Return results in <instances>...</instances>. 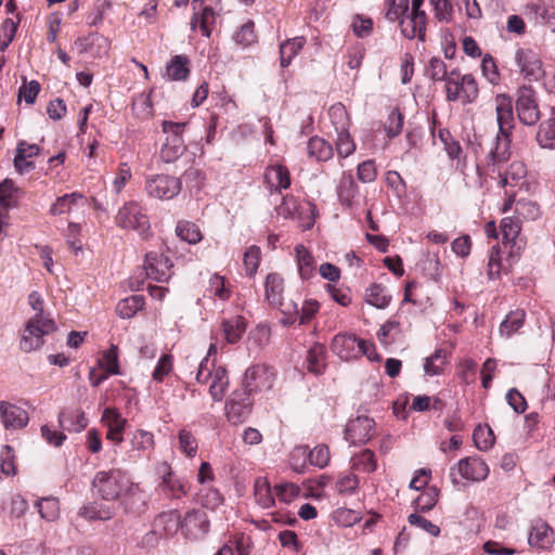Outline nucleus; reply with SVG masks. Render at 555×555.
<instances>
[{
    "instance_id": "nucleus-1",
    "label": "nucleus",
    "mask_w": 555,
    "mask_h": 555,
    "mask_svg": "<svg viewBox=\"0 0 555 555\" xmlns=\"http://www.w3.org/2000/svg\"><path fill=\"white\" fill-rule=\"evenodd\" d=\"M494 104L499 132L495 145L489 152L486 160L491 178L496 175L499 185L506 189L516 186L526 177L527 169L521 162H513L507 168H503L511 157V137L515 126L513 102L508 95L498 94Z\"/></svg>"
},
{
    "instance_id": "nucleus-2",
    "label": "nucleus",
    "mask_w": 555,
    "mask_h": 555,
    "mask_svg": "<svg viewBox=\"0 0 555 555\" xmlns=\"http://www.w3.org/2000/svg\"><path fill=\"white\" fill-rule=\"evenodd\" d=\"M92 488L105 501H118L126 513H139L145 506V493L119 468L98 472Z\"/></svg>"
},
{
    "instance_id": "nucleus-3",
    "label": "nucleus",
    "mask_w": 555,
    "mask_h": 555,
    "mask_svg": "<svg viewBox=\"0 0 555 555\" xmlns=\"http://www.w3.org/2000/svg\"><path fill=\"white\" fill-rule=\"evenodd\" d=\"M217 353V346L211 343L207 357L198 365L196 380L198 383H209V393L214 401H221L229 387V377L224 367L219 366L211 370L209 367V357Z\"/></svg>"
},
{
    "instance_id": "nucleus-4",
    "label": "nucleus",
    "mask_w": 555,
    "mask_h": 555,
    "mask_svg": "<svg viewBox=\"0 0 555 555\" xmlns=\"http://www.w3.org/2000/svg\"><path fill=\"white\" fill-rule=\"evenodd\" d=\"M477 81L473 75H461L459 69H452L449 73L446 85V94L448 101H462L463 103H473L478 96Z\"/></svg>"
},
{
    "instance_id": "nucleus-5",
    "label": "nucleus",
    "mask_w": 555,
    "mask_h": 555,
    "mask_svg": "<svg viewBox=\"0 0 555 555\" xmlns=\"http://www.w3.org/2000/svg\"><path fill=\"white\" fill-rule=\"evenodd\" d=\"M275 210L279 216L285 219L297 220L299 227L304 230H309L313 227L318 211L313 203L307 202L304 205H299L292 195L285 196Z\"/></svg>"
},
{
    "instance_id": "nucleus-6",
    "label": "nucleus",
    "mask_w": 555,
    "mask_h": 555,
    "mask_svg": "<svg viewBox=\"0 0 555 555\" xmlns=\"http://www.w3.org/2000/svg\"><path fill=\"white\" fill-rule=\"evenodd\" d=\"M116 224L124 230H132L144 235L150 230V221L142 206L134 201L125 203L115 217Z\"/></svg>"
},
{
    "instance_id": "nucleus-7",
    "label": "nucleus",
    "mask_w": 555,
    "mask_h": 555,
    "mask_svg": "<svg viewBox=\"0 0 555 555\" xmlns=\"http://www.w3.org/2000/svg\"><path fill=\"white\" fill-rule=\"evenodd\" d=\"M456 473L466 481L481 482L489 476L490 468L480 456H467L457 461L450 468V478L453 485L460 483Z\"/></svg>"
},
{
    "instance_id": "nucleus-8",
    "label": "nucleus",
    "mask_w": 555,
    "mask_h": 555,
    "mask_svg": "<svg viewBox=\"0 0 555 555\" xmlns=\"http://www.w3.org/2000/svg\"><path fill=\"white\" fill-rule=\"evenodd\" d=\"M55 324L53 320L29 319L24 327L20 348L24 352H30L43 345V337L53 332Z\"/></svg>"
},
{
    "instance_id": "nucleus-9",
    "label": "nucleus",
    "mask_w": 555,
    "mask_h": 555,
    "mask_svg": "<svg viewBox=\"0 0 555 555\" xmlns=\"http://www.w3.org/2000/svg\"><path fill=\"white\" fill-rule=\"evenodd\" d=\"M186 122H175V121H163V131L167 134L166 142L162 149V158L166 163H171L181 156L184 151V141L182 139V132Z\"/></svg>"
},
{
    "instance_id": "nucleus-10",
    "label": "nucleus",
    "mask_w": 555,
    "mask_h": 555,
    "mask_svg": "<svg viewBox=\"0 0 555 555\" xmlns=\"http://www.w3.org/2000/svg\"><path fill=\"white\" fill-rule=\"evenodd\" d=\"M180 179L169 175H152L145 180V191L150 197L168 201L181 191Z\"/></svg>"
},
{
    "instance_id": "nucleus-11",
    "label": "nucleus",
    "mask_w": 555,
    "mask_h": 555,
    "mask_svg": "<svg viewBox=\"0 0 555 555\" xmlns=\"http://www.w3.org/2000/svg\"><path fill=\"white\" fill-rule=\"evenodd\" d=\"M274 372L264 364H257L249 367L244 376L243 390L247 393L266 391L272 388Z\"/></svg>"
},
{
    "instance_id": "nucleus-12",
    "label": "nucleus",
    "mask_w": 555,
    "mask_h": 555,
    "mask_svg": "<svg viewBox=\"0 0 555 555\" xmlns=\"http://www.w3.org/2000/svg\"><path fill=\"white\" fill-rule=\"evenodd\" d=\"M253 401L246 390L236 389L225 404L227 417L232 424L244 423L251 413Z\"/></svg>"
},
{
    "instance_id": "nucleus-13",
    "label": "nucleus",
    "mask_w": 555,
    "mask_h": 555,
    "mask_svg": "<svg viewBox=\"0 0 555 555\" xmlns=\"http://www.w3.org/2000/svg\"><path fill=\"white\" fill-rule=\"evenodd\" d=\"M516 111L520 122L534 125L540 118V111L531 87H521L517 92Z\"/></svg>"
},
{
    "instance_id": "nucleus-14",
    "label": "nucleus",
    "mask_w": 555,
    "mask_h": 555,
    "mask_svg": "<svg viewBox=\"0 0 555 555\" xmlns=\"http://www.w3.org/2000/svg\"><path fill=\"white\" fill-rule=\"evenodd\" d=\"M515 62L520 74L529 80L537 81L544 75L542 61L539 54L531 49H518L515 53Z\"/></svg>"
},
{
    "instance_id": "nucleus-15",
    "label": "nucleus",
    "mask_w": 555,
    "mask_h": 555,
    "mask_svg": "<svg viewBox=\"0 0 555 555\" xmlns=\"http://www.w3.org/2000/svg\"><path fill=\"white\" fill-rule=\"evenodd\" d=\"M364 339H358L354 335L337 334L332 340V351L341 360L350 361L361 356Z\"/></svg>"
},
{
    "instance_id": "nucleus-16",
    "label": "nucleus",
    "mask_w": 555,
    "mask_h": 555,
    "mask_svg": "<svg viewBox=\"0 0 555 555\" xmlns=\"http://www.w3.org/2000/svg\"><path fill=\"white\" fill-rule=\"evenodd\" d=\"M375 422L367 416L350 420L345 429V439L352 444L366 443L374 435Z\"/></svg>"
},
{
    "instance_id": "nucleus-17",
    "label": "nucleus",
    "mask_w": 555,
    "mask_h": 555,
    "mask_svg": "<svg viewBox=\"0 0 555 555\" xmlns=\"http://www.w3.org/2000/svg\"><path fill=\"white\" fill-rule=\"evenodd\" d=\"M555 542L552 527L541 518L533 519L528 533V544L537 550H550Z\"/></svg>"
},
{
    "instance_id": "nucleus-18",
    "label": "nucleus",
    "mask_w": 555,
    "mask_h": 555,
    "mask_svg": "<svg viewBox=\"0 0 555 555\" xmlns=\"http://www.w3.org/2000/svg\"><path fill=\"white\" fill-rule=\"evenodd\" d=\"M172 263L167 256L151 251L145 256L146 276L156 282H167L171 276Z\"/></svg>"
},
{
    "instance_id": "nucleus-19",
    "label": "nucleus",
    "mask_w": 555,
    "mask_h": 555,
    "mask_svg": "<svg viewBox=\"0 0 555 555\" xmlns=\"http://www.w3.org/2000/svg\"><path fill=\"white\" fill-rule=\"evenodd\" d=\"M1 423L8 430H18L28 424V413L23 408L7 402H0Z\"/></svg>"
},
{
    "instance_id": "nucleus-20",
    "label": "nucleus",
    "mask_w": 555,
    "mask_h": 555,
    "mask_svg": "<svg viewBox=\"0 0 555 555\" xmlns=\"http://www.w3.org/2000/svg\"><path fill=\"white\" fill-rule=\"evenodd\" d=\"M182 529L192 539H199L209 530V519L202 508L188 512L183 518Z\"/></svg>"
},
{
    "instance_id": "nucleus-21",
    "label": "nucleus",
    "mask_w": 555,
    "mask_h": 555,
    "mask_svg": "<svg viewBox=\"0 0 555 555\" xmlns=\"http://www.w3.org/2000/svg\"><path fill=\"white\" fill-rule=\"evenodd\" d=\"M401 34L408 39L417 38L421 41L425 40L426 30V13L412 12L405 17L398 20Z\"/></svg>"
},
{
    "instance_id": "nucleus-22",
    "label": "nucleus",
    "mask_w": 555,
    "mask_h": 555,
    "mask_svg": "<svg viewBox=\"0 0 555 555\" xmlns=\"http://www.w3.org/2000/svg\"><path fill=\"white\" fill-rule=\"evenodd\" d=\"M194 15L191 20V28L195 29L197 25H199L201 31L203 36H210V26L215 23L216 13L211 8L205 7L202 8V1L193 0L192 1Z\"/></svg>"
},
{
    "instance_id": "nucleus-23",
    "label": "nucleus",
    "mask_w": 555,
    "mask_h": 555,
    "mask_svg": "<svg viewBox=\"0 0 555 555\" xmlns=\"http://www.w3.org/2000/svg\"><path fill=\"white\" fill-rule=\"evenodd\" d=\"M336 191L341 205L351 208L356 204L358 186L350 171L343 173Z\"/></svg>"
},
{
    "instance_id": "nucleus-24",
    "label": "nucleus",
    "mask_w": 555,
    "mask_h": 555,
    "mask_svg": "<svg viewBox=\"0 0 555 555\" xmlns=\"http://www.w3.org/2000/svg\"><path fill=\"white\" fill-rule=\"evenodd\" d=\"M59 423L64 430L79 433L88 426V418L80 409H66L60 413Z\"/></svg>"
},
{
    "instance_id": "nucleus-25",
    "label": "nucleus",
    "mask_w": 555,
    "mask_h": 555,
    "mask_svg": "<svg viewBox=\"0 0 555 555\" xmlns=\"http://www.w3.org/2000/svg\"><path fill=\"white\" fill-rule=\"evenodd\" d=\"M266 182L271 190H286L291 185V176L288 169L280 164L269 166L264 175Z\"/></svg>"
},
{
    "instance_id": "nucleus-26",
    "label": "nucleus",
    "mask_w": 555,
    "mask_h": 555,
    "mask_svg": "<svg viewBox=\"0 0 555 555\" xmlns=\"http://www.w3.org/2000/svg\"><path fill=\"white\" fill-rule=\"evenodd\" d=\"M164 468L166 472L162 477L160 483L163 490L176 499L186 495L189 491L188 482L181 478L176 477L166 464H164Z\"/></svg>"
},
{
    "instance_id": "nucleus-27",
    "label": "nucleus",
    "mask_w": 555,
    "mask_h": 555,
    "mask_svg": "<svg viewBox=\"0 0 555 555\" xmlns=\"http://www.w3.org/2000/svg\"><path fill=\"white\" fill-rule=\"evenodd\" d=\"M221 328L225 343L236 344L246 332V321L240 315L224 319Z\"/></svg>"
},
{
    "instance_id": "nucleus-28",
    "label": "nucleus",
    "mask_w": 555,
    "mask_h": 555,
    "mask_svg": "<svg viewBox=\"0 0 555 555\" xmlns=\"http://www.w3.org/2000/svg\"><path fill=\"white\" fill-rule=\"evenodd\" d=\"M284 293V280L278 273H269L264 281L266 300L270 306L281 304Z\"/></svg>"
},
{
    "instance_id": "nucleus-29",
    "label": "nucleus",
    "mask_w": 555,
    "mask_h": 555,
    "mask_svg": "<svg viewBox=\"0 0 555 555\" xmlns=\"http://www.w3.org/2000/svg\"><path fill=\"white\" fill-rule=\"evenodd\" d=\"M298 273L302 280H309L314 276L315 261L311 253L304 246L295 247Z\"/></svg>"
},
{
    "instance_id": "nucleus-30",
    "label": "nucleus",
    "mask_w": 555,
    "mask_h": 555,
    "mask_svg": "<svg viewBox=\"0 0 555 555\" xmlns=\"http://www.w3.org/2000/svg\"><path fill=\"white\" fill-rule=\"evenodd\" d=\"M190 75L189 59L185 55L173 56L166 65L165 77L171 81L185 80Z\"/></svg>"
},
{
    "instance_id": "nucleus-31",
    "label": "nucleus",
    "mask_w": 555,
    "mask_h": 555,
    "mask_svg": "<svg viewBox=\"0 0 555 555\" xmlns=\"http://www.w3.org/2000/svg\"><path fill=\"white\" fill-rule=\"evenodd\" d=\"M308 155L318 162H326L333 157V146L323 138L314 135L307 145Z\"/></svg>"
},
{
    "instance_id": "nucleus-32",
    "label": "nucleus",
    "mask_w": 555,
    "mask_h": 555,
    "mask_svg": "<svg viewBox=\"0 0 555 555\" xmlns=\"http://www.w3.org/2000/svg\"><path fill=\"white\" fill-rule=\"evenodd\" d=\"M326 350L321 344H314L307 354V369L309 372L320 375L324 372L326 363Z\"/></svg>"
},
{
    "instance_id": "nucleus-33",
    "label": "nucleus",
    "mask_w": 555,
    "mask_h": 555,
    "mask_svg": "<svg viewBox=\"0 0 555 555\" xmlns=\"http://www.w3.org/2000/svg\"><path fill=\"white\" fill-rule=\"evenodd\" d=\"M35 507L38 509L40 517L47 521H55L60 518V502L54 496H46L37 500Z\"/></svg>"
},
{
    "instance_id": "nucleus-34",
    "label": "nucleus",
    "mask_w": 555,
    "mask_h": 555,
    "mask_svg": "<svg viewBox=\"0 0 555 555\" xmlns=\"http://www.w3.org/2000/svg\"><path fill=\"white\" fill-rule=\"evenodd\" d=\"M306 39L304 37H295L286 40L280 46V60L281 66L286 67L291 64L293 59L304 48Z\"/></svg>"
},
{
    "instance_id": "nucleus-35",
    "label": "nucleus",
    "mask_w": 555,
    "mask_h": 555,
    "mask_svg": "<svg viewBox=\"0 0 555 555\" xmlns=\"http://www.w3.org/2000/svg\"><path fill=\"white\" fill-rule=\"evenodd\" d=\"M365 301L377 309H385L391 301V295L383 285L373 284L366 289Z\"/></svg>"
},
{
    "instance_id": "nucleus-36",
    "label": "nucleus",
    "mask_w": 555,
    "mask_h": 555,
    "mask_svg": "<svg viewBox=\"0 0 555 555\" xmlns=\"http://www.w3.org/2000/svg\"><path fill=\"white\" fill-rule=\"evenodd\" d=\"M144 306V298L141 295H132L121 299L116 307L117 314L122 319L132 318Z\"/></svg>"
},
{
    "instance_id": "nucleus-37",
    "label": "nucleus",
    "mask_w": 555,
    "mask_h": 555,
    "mask_svg": "<svg viewBox=\"0 0 555 555\" xmlns=\"http://www.w3.org/2000/svg\"><path fill=\"white\" fill-rule=\"evenodd\" d=\"M81 199L82 194L78 192L64 194L55 199V202L51 205L49 212L53 216L68 214L72 208Z\"/></svg>"
},
{
    "instance_id": "nucleus-38",
    "label": "nucleus",
    "mask_w": 555,
    "mask_h": 555,
    "mask_svg": "<svg viewBox=\"0 0 555 555\" xmlns=\"http://www.w3.org/2000/svg\"><path fill=\"white\" fill-rule=\"evenodd\" d=\"M525 315V311L520 309L509 312L500 324L499 332L501 336L509 337L516 333L524 325Z\"/></svg>"
},
{
    "instance_id": "nucleus-39",
    "label": "nucleus",
    "mask_w": 555,
    "mask_h": 555,
    "mask_svg": "<svg viewBox=\"0 0 555 555\" xmlns=\"http://www.w3.org/2000/svg\"><path fill=\"white\" fill-rule=\"evenodd\" d=\"M537 141L542 149L555 150V119L550 118L540 124Z\"/></svg>"
},
{
    "instance_id": "nucleus-40",
    "label": "nucleus",
    "mask_w": 555,
    "mask_h": 555,
    "mask_svg": "<svg viewBox=\"0 0 555 555\" xmlns=\"http://www.w3.org/2000/svg\"><path fill=\"white\" fill-rule=\"evenodd\" d=\"M475 447L480 451H489L495 442L493 430L489 425H478L473 433Z\"/></svg>"
},
{
    "instance_id": "nucleus-41",
    "label": "nucleus",
    "mask_w": 555,
    "mask_h": 555,
    "mask_svg": "<svg viewBox=\"0 0 555 555\" xmlns=\"http://www.w3.org/2000/svg\"><path fill=\"white\" fill-rule=\"evenodd\" d=\"M79 515L88 520H109L114 513L103 504L89 503L80 508Z\"/></svg>"
},
{
    "instance_id": "nucleus-42",
    "label": "nucleus",
    "mask_w": 555,
    "mask_h": 555,
    "mask_svg": "<svg viewBox=\"0 0 555 555\" xmlns=\"http://www.w3.org/2000/svg\"><path fill=\"white\" fill-rule=\"evenodd\" d=\"M178 448L185 456L190 459L197 454V439L191 430L181 428L178 431Z\"/></svg>"
},
{
    "instance_id": "nucleus-43",
    "label": "nucleus",
    "mask_w": 555,
    "mask_h": 555,
    "mask_svg": "<svg viewBox=\"0 0 555 555\" xmlns=\"http://www.w3.org/2000/svg\"><path fill=\"white\" fill-rule=\"evenodd\" d=\"M328 117L336 132L349 129V116L341 103H335L328 108Z\"/></svg>"
},
{
    "instance_id": "nucleus-44",
    "label": "nucleus",
    "mask_w": 555,
    "mask_h": 555,
    "mask_svg": "<svg viewBox=\"0 0 555 555\" xmlns=\"http://www.w3.org/2000/svg\"><path fill=\"white\" fill-rule=\"evenodd\" d=\"M255 498L262 508H270L274 505V494L266 478H258L256 480Z\"/></svg>"
},
{
    "instance_id": "nucleus-45",
    "label": "nucleus",
    "mask_w": 555,
    "mask_h": 555,
    "mask_svg": "<svg viewBox=\"0 0 555 555\" xmlns=\"http://www.w3.org/2000/svg\"><path fill=\"white\" fill-rule=\"evenodd\" d=\"M447 363V351L437 349L431 356L425 359L424 371L428 376H436L442 373Z\"/></svg>"
},
{
    "instance_id": "nucleus-46",
    "label": "nucleus",
    "mask_w": 555,
    "mask_h": 555,
    "mask_svg": "<svg viewBox=\"0 0 555 555\" xmlns=\"http://www.w3.org/2000/svg\"><path fill=\"white\" fill-rule=\"evenodd\" d=\"M177 235L189 244H196L202 241V232L199 228L191 221H179L176 227Z\"/></svg>"
},
{
    "instance_id": "nucleus-47",
    "label": "nucleus",
    "mask_w": 555,
    "mask_h": 555,
    "mask_svg": "<svg viewBox=\"0 0 555 555\" xmlns=\"http://www.w3.org/2000/svg\"><path fill=\"white\" fill-rule=\"evenodd\" d=\"M352 467L364 473H373L377 469V462L373 451L365 449L352 457Z\"/></svg>"
},
{
    "instance_id": "nucleus-48",
    "label": "nucleus",
    "mask_w": 555,
    "mask_h": 555,
    "mask_svg": "<svg viewBox=\"0 0 555 555\" xmlns=\"http://www.w3.org/2000/svg\"><path fill=\"white\" fill-rule=\"evenodd\" d=\"M98 362L100 369L107 372V374H119L118 349L116 346L112 345L107 350H105Z\"/></svg>"
},
{
    "instance_id": "nucleus-49",
    "label": "nucleus",
    "mask_w": 555,
    "mask_h": 555,
    "mask_svg": "<svg viewBox=\"0 0 555 555\" xmlns=\"http://www.w3.org/2000/svg\"><path fill=\"white\" fill-rule=\"evenodd\" d=\"M233 40L237 46H240L243 49L254 44L257 41L254 22L248 21L245 24H243L240 27V29L233 35Z\"/></svg>"
},
{
    "instance_id": "nucleus-50",
    "label": "nucleus",
    "mask_w": 555,
    "mask_h": 555,
    "mask_svg": "<svg viewBox=\"0 0 555 555\" xmlns=\"http://www.w3.org/2000/svg\"><path fill=\"white\" fill-rule=\"evenodd\" d=\"M274 307L278 308L283 315L281 319L283 325H292L298 320L299 309L296 301L292 299L284 300V298H282L281 304H276Z\"/></svg>"
},
{
    "instance_id": "nucleus-51",
    "label": "nucleus",
    "mask_w": 555,
    "mask_h": 555,
    "mask_svg": "<svg viewBox=\"0 0 555 555\" xmlns=\"http://www.w3.org/2000/svg\"><path fill=\"white\" fill-rule=\"evenodd\" d=\"M515 211L518 218L525 220H535L541 216L540 207L537 203L528 199H519L516 202Z\"/></svg>"
},
{
    "instance_id": "nucleus-52",
    "label": "nucleus",
    "mask_w": 555,
    "mask_h": 555,
    "mask_svg": "<svg viewBox=\"0 0 555 555\" xmlns=\"http://www.w3.org/2000/svg\"><path fill=\"white\" fill-rule=\"evenodd\" d=\"M130 443L132 450L149 451L154 448V436L151 431L138 429L132 434Z\"/></svg>"
},
{
    "instance_id": "nucleus-53",
    "label": "nucleus",
    "mask_w": 555,
    "mask_h": 555,
    "mask_svg": "<svg viewBox=\"0 0 555 555\" xmlns=\"http://www.w3.org/2000/svg\"><path fill=\"white\" fill-rule=\"evenodd\" d=\"M102 421L107 429L124 431L127 420L114 408H106L102 414Z\"/></svg>"
},
{
    "instance_id": "nucleus-54",
    "label": "nucleus",
    "mask_w": 555,
    "mask_h": 555,
    "mask_svg": "<svg viewBox=\"0 0 555 555\" xmlns=\"http://www.w3.org/2000/svg\"><path fill=\"white\" fill-rule=\"evenodd\" d=\"M337 139H336V151L337 154L346 158L350 156L356 151V143L350 137L349 129L336 132Z\"/></svg>"
},
{
    "instance_id": "nucleus-55",
    "label": "nucleus",
    "mask_w": 555,
    "mask_h": 555,
    "mask_svg": "<svg viewBox=\"0 0 555 555\" xmlns=\"http://www.w3.org/2000/svg\"><path fill=\"white\" fill-rule=\"evenodd\" d=\"M260 255H261L260 248L255 245L248 247L247 250L245 251L243 261H244L246 273L249 276H253L254 274H256L259 263H260Z\"/></svg>"
},
{
    "instance_id": "nucleus-56",
    "label": "nucleus",
    "mask_w": 555,
    "mask_h": 555,
    "mask_svg": "<svg viewBox=\"0 0 555 555\" xmlns=\"http://www.w3.org/2000/svg\"><path fill=\"white\" fill-rule=\"evenodd\" d=\"M449 73L450 72L447 70L446 63L441 59L433 57L429 61V65L427 68V75L429 76L430 79L437 80V81L443 80L447 83Z\"/></svg>"
},
{
    "instance_id": "nucleus-57",
    "label": "nucleus",
    "mask_w": 555,
    "mask_h": 555,
    "mask_svg": "<svg viewBox=\"0 0 555 555\" xmlns=\"http://www.w3.org/2000/svg\"><path fill=\"white\" fill-rule=\"evenodd\" d=\"M199 501L205 508L216 509L223 503V498L218 489H204L199 495Z\"/></svg>"
},
{
    "instance_id": "nucleus-58",
    "label": "nucleus",
    "mask_w": 555,
    "mask_h": 555,
    "mask_svg": "<svg viewBox=\"0 0 555 555\" xmlns=\"http://www.w3.org/2000/svg\"><path fill=\"white\" fill-rule=\"evenodd\" d=\"M301 489L293 482L280 483L274 487L275 495L285 503L291 502L293 499L299 496Z\"/></svg>"
},
{
    "instance_id": "nucleus-59",
    "label": "nucleus",
    "mask_w": 555,
    "mask_h": 555,
    "mask_svg": "<svg viewBox=\"0 0 555 555\" xmlns=\"http://www.w3.org/2000/svg\"><path fill=\"white\" fill-rule=\"evenodd\" d=\"M173 367L172 357L170 354H163L152 373V377L156 382H163L168 376Z\"/></svg>"
},
{
    "instance_id": "nucleus-60",
    "label": "nucleus",
    "mask_w": 555,
    "mask_h": 555,
    "mask_svg": "<svg viewBox=\"0 0 555 555\" xmlns=\"http://www.w3.org/2000/svg\"><path fill=\"white\" fill-rule=\"evenodd\" d=\"M408 521L411 526H415L426 531L431 537H438L440 534V528L437 525L433 524L430 520L416 513L410 514Z\"/></svg>"
},
{
    "instance_id": "nucleus-61",
    "label": "nucleus",
    "mask_w": 555,
    "mask_h": 555,
    "mask_svg": "<svg viewBox=\"0 0 555 555\" xmlns=\"http://www.w3.org/2000/svg\"><path fill=\"white\" fill-rule=\"evenodd\" d=\"M359 487V478L353 474H346L338 477L336 490L340 494H353Z\"/></svg>"
},
{
    "instance_id": "nucleus-62",
    "label": "nucleus",
    "mask_w": 555,
    "mask_h": 555,
    "mask_svg": "<svg viewBox=\"0 0 555 555\" xmlns=\"http://www.w3.org/2000/svg\"><path fill=\"white\" fill-rule=\"evenodd\" d=\"M309 462L313 466L324 468L330 462V450L326 446H317L309 452Z\"/></svg>"
},
{
    "instance_id": "nucleus-63",
    "label": "nucleus",
    "mask_w": 555,
    "mask_h": 555,
    "mask_svg": "<svg viewBox=\"0 0 555 555\" xmlns=\"http://www.w3.org/2000/svg\"><path fill=\"white\" fill-rule=\"evenodd\" d=\"M438 501V491L436 488L429 489L428 491L420 494L414 501L416 508L422 512L430 511Z\"/></svg>"
},
{
    "instance_id": "nucleus-64",
    "label": "nucleus",
    "mask_w": 555,
    "mask_h": 555,
    "mask_svg": "<svg viewBox=\"0 0 555 555\" xmlns=\"http://www.w3.org/2000/svg\"><path fill=\"white\" fill-rule=\"evenodd\" d=\"M402 126H403V117H402L401 113L397 109L391 111V113L389 114V116L387 118L386 125H385V131H386L387 135L389 138L397 137L401 132Z\"/></svg>"
}]
</instances>
